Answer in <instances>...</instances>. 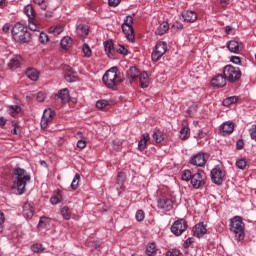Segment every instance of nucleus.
Here are the masks:
<instances>
[{
  "label": "nucleus",
  "instance_id": "393cba45",
  "mask_svg": "<svg viewBox=\"0 0 256 256\" xmlns=\"http://www.w3.org/2000/svg\"><path fill=\"white\" fill-rule=\"evenodd\" d=\"M56 97H58V99H61L62 103H67L70 99L69 90L67 88L60 90Z\"/></svg>",
  "mask_w": 256,
  "mask_h": 256
},
{
  "label": "nucleus",
  "instance_id": "f704fd0d",
  "mask_svg": "<svg viewBox=\"0 0 256 256\" xmlns=\"http://www.w3.org/2000/svg\"><path fill=\"white\" fill-rule=\"evenodd\" d=\"M157 253V247L155 246V243H150L146 247V255L153 256Z\"/></svg>",
  "mask_w": 256,
  "mask_h": 256
},
{
  "label": "nucleus",
  "instance_id": "680f3d73",
  "mask_svg": "<svg viewBox=\"0 0 256 256\" xmlns=\"http://www.w3.org/2000/svg\"><path fill=\"white\" fill-rule=\"evenodd\" d=\"M4 33H9V31L11 30V24L6 23L3 28H2Z\"/></svg>",
  "mask_w": 256,
  "mask_h": 256
},
{
  "label": "nucleus",
  "instance_id": "37998d69",
  "mask_svg": "<svg viewBox=\"0 0 256 256\" xmlns=\"http://www.w3.org/2000/svg\"><path fill=\"white\" fill-rule=\"evenodd\" d=\"M82 51L84 53V57H87V58L91 57L92 55L91 47H89L87 44H84L82 46Z\"/></svg>",
  "mask_w": 256,
  "mask_h": 256
},
{
  "label": "nucleus",
  "instance_id": "a19ab883",
  "mask_svg": "<svg viewBox=\"0 0 256 256\" xmlns=\"http://www.w3.org/2000/svg\"><path fill=\"white\" fill-rule=\"evenodd\" d=\"M97 109H105L106 107H109V101L107 100H98L96 102Z\"/></svg>",
  "mask_w": 256,
  "mask_h": 256
},
{
  "label": "nucleus",
  "instance_id": "f8f14e48",
  "mask_svg": "<svg viewBox=\"0 0 256 256\" xmlns=\"http://www.w3.org/2000/svg\"><path fill=\"white\" fill-rule=\"evenodd\" d=\"M205 163H207V158L203 152H199L196 155L191 156L189 160V164L194 165L195 167H204Z\"/></svg>",
  "mask_w": 256,
  "mask_h": 256
},
{
  "label": "nucleus",
  "instance_id": "2eb2a0df",
  "mask_svg": "<svg viewBox=\"0 0 256 256\" xmlns=\"http://www.w3.org/2000/svg\"><path fill=\"white\" fill-rule=\"evenodd\" d=\"M193 234L194 237H198V239H201L203 235L207 234V225H205L203 222L196 224L193 228Z\"/></svg>",
  "mask_w": 256,
  "mask_h": 256
},
{
  "label": "nucleus",
  "instance_id": "dca6fc26",
  "mask_svg": "<svg viewBox=\"0 0 256 256\" xmlns=\"http://www.w3.org/2000/svg\"><path fill=\"white\" fill-rule=\"evenodd\" d=\"M227 49L231 53H239L243 51V43L237 42L236 40H231L227 43Z\"/></svg>",
  "mask_w": 256,
  "mask_h": 256
},
{
  "label": "nucleus",
  "instance_id": "a18cd8bd",
  "mask_svg": "<svg viewBox=\"0 0 256 256\" xmlns=\"http://www.w3.org/2000/svg\"><path fill=\"white\" fill-rule=\"evenodd\" d=\"M135 219L138 222L144 221L145 219V212L143 210H137L135 214Z\"/></svg>",
  "mask_w": 256,
  "mask_h": 256
},
{
  "label": "nucleus",
  "instance_id": "412c9836",
  "mask_svg": "<svg viewBox=\"0 0 256 256\" xmlns=\"http://www.w3.org/2000/svg\"><path fill=\"white\" fill-rule=\"evenodd\" d=\"M139 83H140V87L141 89H147V87H149V74H147V72H142L139 76Z\"/></svg>",
  "mask_w": 256,
  "mask_h": 256
},
{
  "label": "nucleus",
  "instance_id": "f03ea898",
  "mask_svg": "<svg viewBox=\"0 0 256 256\" xmlns=\"http://www.w3.org/2000/svg\"><path fill=\"white\" fill-rule=\"evenodd\" d=\"M183 181H190L194 189H201L205 185V172L198 170L196 173L191 170H184L182 173Z\"/></svg>",
  "mask_w": 256,
  "mask_h": 256
},
{
  "label": "nucleus",
  "instance_id": "a878e982",
  "mask_svg": "<svg viewBox=\"0 0 256 256\" xmlns=\"http://www.w3.org/2000/svg\"><path fill=\"white\" fill-rule=\"evenodd\" d=\"M169 31V23L168 22H162L159 27L155 31V35H165Z\"/></svg>",
  "mask_w": 256,
  "mask_h": 256
},
{
  "label": "nucleus",
  "instance_id": "9d476101",
  "mask_svg": "<svg viewBox=\"0 0 256 256\" xmlns=\"http://www.w3.org/2000/svg\"><path fill=\"white\" fill-rule=\"evenodd\" d=\"M210 175L212 182H214L215 185H221L225 179V171H223L219 166L214 167L211 170Z\"/></svg>",
  "mask_w": 256,
  "mask_h": 256
},
{
  "label": "nucleus",
  "instance_id": "0e129e2a",
  "mask_svg": "<svg viewBox=\"0 0 256 256\" xmlns=\"http://www.w3.org/2000/svg\"><path fill=\"white\" fill-rule=\"evenodd\" d=\"M12 109V113H19V111H21V107L19 106H11Z\"/></svg>",
  "mask_w": 256,
  "mask_h": 256
},
{
  "label": "nucleus",
  "instance_id": "f3484780",
  "mask_svg": "<svg viewBox=\"0 0 256 256\" xmlns=\"http://www.w3.org/2000/svg\"><path fill=\"white\" fill-rule=\"evenodd\" d=\"M211 83L214 87H225L227 85V78L225 74H218L212 78Z\"/></svg>",
  "mask_w": 256,
  "mask_h": 256
},
{
  "label": "nucleus",
  "instance_id": "6ab92c4d",
  "mask_svg": "<svg viewBox=\"0 0 256 256\" xmlns=\"http://www.w3.org/2000/svg\"><path fill=\"white\" fill-rule=\"evenodd\" d=\"M21 65H23V58L19 55L14 56L8 63V67L11 69V71L19 69Z\"/></svg>",
  "mask_w": 256,
  "mask_h": 256
},
{
  "label": "nucleus",
  "instance_id": "423d86ee",
  "mask_svg": "<svg viewBox=\"0 0 256 256\" xmlns=\"http://www.w3.org/2000/svg\"><path fill=\"white\" fill-rule=\"evenodd\" d=\"M122 31L130 43H135V31L133 30V16H126L122 24Z\"/></svg>",
  "mask_w": 256,
  "mask_h": 256
},
{
  "label": "nucleus",
  "instance_id": "5701e85b",
  "mask_svg": "<svg viewBox=\"0 0 256 256\" xmlns=\"http://www.w3.org/2000/svg\"><path fill=\"white\" fill-rule=\"evenodd\" d=\"M39 75L40 73L38 72L37 69L35 68H28L26 70V76L28 77V79H30L31 81H37L39 79Z\"/></svg>",
  "mask_w": 256,
  "mask_h": 256
},
{
  "label": "nucleus",
  "instance_id": "4d7b16f0",
  "mask_svg": "<svg viewBox=\"0 0 256 256\" xmlns=\"http://www.w3.org/2000/svg\"><path fill=\"white\" fill-rule=\"evenodd\" d=\"M64 71H65V75L67 74L75 75V71H73V68H71V66L69 65L64 66Z\"/></svg>",
  "mask_w": 256,
  "mask_h": 256
},
{
  "label": "nucleus",
  "instance_id": "338daca9",
  "mask_svg": "<svg viewBox=\"0 0 256 256\" xmlns=\"http://www.w3.org/2000/svg\"><path fill=\"white\" fill-rule=\"evenodd\" d=\"M233 28H231V26H226L225 28V32L227 33V35H229V33H231Z\"/></svg>",
  "mask_w": 256,
  "mask_h": 256
},
{
  "label": "nucleus",
  "instance_id": "3c124183",
  "mask_svg": "<svg viewBox=\"0 0 256 256\" xmlns=\"http://www.w3.org/2000/svg\"><path fill=\"white\" fill-rule=\"evenodd\" d=\"M125 181V173L119 172L117 175V183L118 185H123V182Z\"/></svg>",
  "mask_w": 256,
  "mask_h": 256
},
{
  "label": "nucleus",
  "instance_id": "7ed1b4c3",
  "mask_svg": "<svg viewBox=\"0 0 256 256\" xmlns=\"http://www.w3.org/2000/svg\"><path fill=\"white\" fill-rule=\"evenodd\" d=\"M11 33L14 41H17L18 43H29V41H31V32L21 23H16L13 26Z\"/></svg>",
  "mask_w": 256,
  "mask_h": 256
},
{
  "label": "nucleus",
  "instance_id": "69168bd1",
  "mask_svg": "<svg viewBox=\"0 0 256 256\" xmlns=\"http://www.w3.org/2000/svg\"><path fill=\"white\" fill-rule=\"evenodd\" d=\"M193 243V239L192 238H188V239H186V241H185V246L186 247H189V245H191Z\"/></svg>",
  "mask_w": 256,
  "mask_h": 256
},
{
  "label": "nucleus",
  "instance_id": "b1692460",
  "mask_svg": "<svg viewBox=\"0 0 256 256\" xmlns=\"http://www.w3.org/2000/svg\"><path fill=\"white\" fill-rule=\"evenodd\" d=\"M151 139L149 133H144L141 140L138 142L139 151H143L147 147V142Z\"/></svg>",
  "mask_w": 256,
  "mask_h": 256
},
{
  "label": "nucleus",
  "instance_id": "f257e3e1",
  "mask_svg": "<svg viewBox=\"0 0 256 256\" xmlns=\"http://www.w3.org/2000/svg\"><path fill=\"white\" fill-rule=\"evenodd\" d=\"M14 175L15 180L13 189H17L19 195H23V193H25V187H27V183L31 181V175H29L27 171L22 168H15Z\"/></svg>",
  "mask_w": 256,
  "mask_h": 256
},
{
  "label": "nucleus",
  "instance_id": "72a5a7b5",
  "mask_svg": "<svg viewBox=\"0 0 256 256\" xmlns=\"http://www.w3.org/2000/svg\"><path fill=\"white\" fill-rule=\"evenodd\" d=\"M49 223H51V219L49 217L42 216L40 217L38 227L46 229V227H49Z\"/></svg>",
  "mask_w": 256,
  "mask_h": 256
},
{
  "label": "nucleus",
  "instance_id": "bb28decb",
  "mask_svg": "<svg viewBox=\"0 0 256 256\" xmlns=\"http://www.w3.org/2000/svg\"><path fill=\"white\" fill-rule=\"evenodd\" d=\"M65 31V26L63 25H56V26H51L49 28V33H52V35H61V33Z\"/></svg>",
  "mask_w": 256,
  "mask_h": 256
},
{
  "label": "nucleus",
  "instance_id": "6e6552de",
  "mask_svg": "<svg viewBox=\"0 0 256 256\" xmlns=\"http://www.w3.org/2000/svg\"><path fill=\"white\" fill-rule=\"evenodd\" d=\"M187 227L188 225L185 219H178L172 224L171 233H173V235L176 237H180V235H183V233L187 231Z\"/></svg>",
  "mask_w": 256,
  "mask_h": 256
},
{
  "label": "nucleus",
  "instance_id": "49530a36",
  "mask_svg": "<svg viewBox=\"0 0 256 256\" xmlns=\"http://www.w3.org/2000/svg\"><path fill=\"white\" fill-rule=\"evenodd\" d=\"M64 79L67 83H73L77 80V76H75V74H65Z\"/></svg>",
  "mask_w": 256,
  "mask_h": 256
},
{
  "label": "nucleus",
  "instance_id": "4be33fe9",
  "mask_svg": "<svg viewBox=\"0 0 256 256\" xmlns=\"http://www.w3.org/2000/svg\"><path fill=\"white\" fill-rule=\"evenodd\" d=\"M60 45L64 51H67L68 49H71V47H73V39L69 36H65L61 39Z\"/></svg>",
  "mask_w": 256,
  "mask_h": 256
},
{
  "label": "nucleus",
  "instance_id": "6e6d98bb",
  "mask_svg": "<svg viewBox=\"0 0 256 256\" xmlns=\"http://www.w3.org/2000/svg\"><path fill=\"white\" fill-rule=\"evenodd\" d=\"M230 61L231 63H234V65H239L241 63V58L239 56H232Z\"/></svg>",
  "mask_w": 256,
  "mask_h": 256
},
{
  "label": "nucleus",
  "instance_id": "603ef678",
  "mask_svg": "<svg viewBox=\"0 0 256 256\" xmlns=\"http://www.w3.org/2000/svg\"><path fill=\"white\" fill-rule=\"evenodd\" d=\"M166 256H181V252H179L177 249H172L166 252Z\"/></svg>",
  "mask_w": 256,
  "mask_h": 256
},
{
  "label": "nucleus",
  "instance_id": "c03bdc74",
  "mask_svg": "<svg viewBox=\"0 0 256 256\" xmlns=\"http://www.w3.org/2000/svg\"><path fill=\"white\" fill-rule=\"evenodd\" d=\"M38 39L42 45H45L49 41V36L45 32H40Z\"/></svg>",
  "mask_w": 256,
  "mask_h": 256
},
{
  "label": "nucleus",
  "instance_id": "8fccbe9b",
  "mask_svg": "<svg viewBox=\"0 0 256 256\" xmlns=\"http://www.w3.org/2000/svg\"><path fill=\"white\" fill-rule=\"evenodd\" d=\"M117 53H119L120 55H128L129 50H127V48H125V46H121L119 45L118 48L116 49Z\"/></svg>",
  "mask_w": 256,
  "mask_h": 256
},
{
  "label": "nucleus",
  "instance_id": "cd10ccee",
  "mask_svg": "<svg viewBox=\"0 0 256 256\" xmlns=\"http://www.w3.org/2000/svg\"><path fill=\"white\" fill-rule=\"evenodd\" d=\"M77 33L80 35V37H85L86 35H89V26L85 24H80L77 28Z\"/></svg>",
  "mask_w": 256,
  "mask_h": 256
},
{
  "label": "nucleus",
  "instance_id": "20e7f679",
  "mask_svg": "<svg viewBox=\"0 0 256 256\" xmlns=\"http://www.w3.org/2000/svg\"><path fill=\"white\" fill-rule=\"evenodd\" d=\"M230 231L234 233L237 241H243L245 239V223L243 218L235 216L230 220Z\"/></svg>",
  "mask_w": 256,
  "mask_h": 256
},
{
  "label": "nucleus",
  "instance_id": "c85d7f7f",
  "mask_svg": "<svg viewBox=\"0 0 256 256\" xmlns=\"http://www.w3.org/2000/svg\"><path fill=\"white\" fill-rule=\"evenodd\" d=\"M152 139H154V141L157 143H162V141L165 140V137L163 136V132H161V130L156 129L152 134Z\"/></svg>",
  "mask_w": 256,
  "mask_h": 256
},
{
  "label": "nucleus",
  "instance_id": "aec40b11",
  "mask_svg": "<svg viewBox=\"0 0 256 256\" xmlns=\"http://www.w3.org/2000/svg\"><path fill=\"white\" fill-rule=\"evenodd\" d=\"M35 213V210L33 209V206L31 203L27 202L23 206V216L25 219H33V215Z\"/></svg>",
  "mask_w": 256,
  "mask_h": 256
},
{
  "label": "nucleus",
  "instance_id": "4c0bfd02",
  "mask_svg": "<svg viewBox=\"0 0 256 256\" xmlns=\"http://www.w3.org/2000/svg\"><path fill=\"white\" fill-rule=\"evenodd\" d=\"M79 181H81V176L79 174H76L71 183V189H73V191H76V189H78Z\"/></svg>",
  "mask_w": 256,
  "mask_h": 256
},
{
  "label": "nucleus",
  "instance_id": "09e8293b",
  "mask_svg": "<svg viewBox=\"0 0 256 256\" xmlns=\"http://www.w3.org/2000/svg\"><path fill=\"white\" fill-rule=\"evenodd\" d=\"M5 225V214L0 210V233H3Z\"/></svg>",
  "mask_w": 256,
  "mask_h": 256
},
{
  "label": "nucleus",
  "instance_id": "052dcab7",
  "mask_svg": "<svg viewBox=\"0 0 256 256\" xmlns=\"http://www.w3.org/2000/svg\"><path fill=\"white\" fill-rule=\"evenodd\" d=\"M244 145H245V143L243 142V139H240L236 143V149H238V151H241V149H243Z\"/></svg>",
  "mask_w": 256,
  "mask_h": 256
},
{
  "label": "nucleus",
  "instance_id": "9b49d317",
  "mask_svg": "<svg viewBox=\"0 0 256 256\" xmlns=\"http://www.w3.org/2000/svg\"><path fill=\"white\" fill-rule=\"evenodd\" d=\"M54 117L55 111L51 110V108L45 109L40 122L41 129H47V126L53 121Z\"/></svg>",
  "mask_w": 256,
  "mask_h": 256
},
{
  "label": "nucleus",
  "instance_id": "1a4fd4ad",
  "mask_svg": "<svg viewBox=\"0 0 256 256\" xmlns=\"http://www.w3.org/2000/svg\"><path fill=\"white\" fill-rule=\"evenodd\" d=\"M167 53V42H158L152 52V61H159Z\"/></svg>",
  "mask_w": 256,
  "mask_h": 256
},
{
  "label": "nucleus",
  "instance_id": "a211bd4d",
  "mask_svg": "<svg viewBox=\"0 0 256 256\" xmlns=\"http://www.w3.org/2000/svg\"><path fill=\"white\" fill-rule=\"evenodd\" d=\"M182 18L186 23H195L197 21V13L192 10H185L182 12Z\"/></svg>",
  "mask_w": 256,
  "mask_h": 256
},
{
  "label": "nucleus",
  "instance_id": "864d4df0",
  "mask_svg": "<svg viewBox=\"0 0 256 256\" xmlns=\"http://www.w3.org/2000/svg\"><path fill=\"white\" fill-rule=\"evenodd\" d=\"M45 97V93L43 92H38L36 95V99L39 101V103H43V101H45Z\"/></svg>",
  "mask_w": 256,
  "mask_h": 256
},
{
  "label": "nucleus",
  "instance_id": "c9c22d12",
  "mask_svg": "<svg viewBox=\"0 0 256 256\" xmlns=\"http://www.w3.org/2000/svg\"><path fill=\"white\" fill-rule=\"evenodd\" d=\"M61 215L63 219L66 221H69L71 219V210H69V207L64 206L61 208Z\"/></svg>",
  "mask_w": 256,
  "mask_h": 256
},
{
  "label": "nucleus",
  "instance_id": "2f4dec72",
  "mask_svg": "<svg viewBox=\"0 0 256 256\" xmlns=\"http://www.w3.org/2000/svg\"><path fill=\"white\" fill-rule=\"evenodd\" d=\"M141 74L139 73V69L137 67H131L128 70V77L135 81V79L139 78Z\"/></svg>",
  "mask_w": 256,
  "mask_h": 256
},
{
  "label": "nucleus",
  "instance_id": "58836bf2",
  "mask_svg": "<svg viewBox=\"0 0 256 256\" xmlns=\"http://www.w3.org/2000/svg\"><path fill=\"white\" fill-rule=\"evenodd\" d=\"M236 167L244 171V169H247V160L245 158L238 159L236 161Z\"/></svg>",
  "mask_w": 256,
  "mask_h": 256
},
{
  "label": "nucleus",
  "instance_id": "bf43d9fd",
  "mask_svg": "<svg viewBox=\"0 0 256 256\" xmlns=\"http://www.w3.org/2000/svg\"><path fill=\"white\" fill-rule=\"evenodd\" d=\"M121 3V0H108V5L110 7H117Z\"/></svg>",
  "mask_w": 256,
  "mask_h": 256
},
{
  "label": "nucleus",
  "instance_id": "e2e57ef3",
  "mask_svg": "<svg viewBox=\"0 0 256 256\" xmlns=\"http://www.w3.org/2000/svg\"><path fill=\"white\" fill-rule=\"evenodd\" d=\"M6 124L7 120L3 116H0V127H5Z\"/></svg>",
  "mask_w": 256,
  "mask_h": 256
},
{
  "label": "nucleus",
  "instance_id": "e433bc0d",
  "mask_svg": "<svg viewBox=\"0 0 256 256\" xmlns=\"http://www.w3.org/2000/svg\"><path fill=\"white\" fill-rule=\"evenodd\" d=\"M237 101H238L237 96H231V97L226 98V99L223 101V105H224L225 107H229V105H233V104L237 103Z\"/></svg>",
  "mask_w": 256,
  "mask_h": 256
},
{
  "label": "nucleus",
  "instance_id": "79ce46f5",
  "mask_svg": "<svg viewBox=\"0 0 256 256\" xmlns=\"http://www.w3.org/2000/svg\"><path fill=\"white\" fill-rule=\"evenodd\" d=\"M28 27L30 31H39V25H37L34 19L29 20Z\"/></svg>",
  "mask_w": 256,
  "mask_h": 256
},
{
  "label": "nucleus",
  "instance_id": "13d9d810",
  "mask_svg": "<svg viewBox=\"0 0 256 256\" xmlns=\"http://www.w3.org/2000/svg\"><path fill=\"white\" fill-rule=\"evenodd\" d=\"M78 149H85L87 147V142L85 140H79L77 142Z\"/></svg>",
  "mask_w": 256,
  "mask_h": 256
},
{
  "label": "nucleus",
  "instance_id": "473e14b6",
  "mask_svg": "<svg viewBox=\"0 0 256 256\" xmlns=\"http://www.w3.org/2000/svg\"><path fill=\"white\" fill-rule=\"evenodd\" d=\"M191 136V130L189 129V127H183L180 130V139H182V141H185V139H189V137Z\"/></svg>",
  "mask_w": 256,
  "mask_h": 256
},
{
  "label": "nucleus",
  "instance_id": "774afa93",
  "mask_svg": "<svg viewBox=\"0 0 256 256\" xmlns=\"http://www.w3.org/2000/svg\"><path fill=\"white\" fill-rule=\"evenodd\" d=\"M174 27H177L178 29H183V24L176 22V24L174 25Z\"/></svg>",
  "mask_w": 256,
  "mask_h": 256
},
{
  "label": "nucleus",
  "instance_id": "ea45409f",
  "mask_svg": "<svg viewBox=\"0 0 256 256\" xmlns=\"http://www.w3.org/2000/svg\"><path fill=\"white\" fill-rule=\"evenodd\" d=\"M31 250L33 251V253H43L45 248H43L42 244L37 243L31 246Z\"/></svg>",
  "mask_w": 256,
  "mask_h": 256
},
{
  "label": "nucleus",
  "instance_id": "de8ad7c7",
  "mask_svg": "<svg viewBox=\"0 0 256 256\" xmlns=\"http://www.w3.org/2000/svg\"><path fill=\"white\" fill-rule=\"evenodd\" d=\"M61 201V195L57 194V195H54L50 198V203L52 205H57L59 204V202Z\"/></svg>",
  "mask_w": 256,
  "mask_h": 256
},
{
  "label": "nucleus",
  "instance_id": "ddd939ff",
  "mask_svg": "<svg viewBox=\"0 0 256 256\" xmlns=\"http://www.w3.org/2000/svg\"><path fill=\"white\" fill-rule=\"evenodd\" d=\"M158 209L162 211H171L173 209V200L168 197H162L158 200Z\"/></svg>",
  "mask_w": 256,
  "mask_h": 256
},
{
  "label": "nucleus",
  "instance_id": "5fc2aeb1",
  "mask_svg": "<svg viewBox=\"0 0 256 256\" xmlns=\"http://www.w3.org/2000/svg\"><path fill=\"white\" fill-rule=\"evenodd\" d=\"M33 3L40 5L41 9L43 10L47 9V5L43 4L45 3V0H33Z\"/></svg>",
  "mask_w": 256,
  "mask_h": 256
},
{
  "label": "nucleus",
  "instance_id": "0eeeda50",
  "mask_svg": "<svg viewBox=\"0 0 256 256\" xmlns=\"http://www.w3.org/2000/svg\"><path fill=\"white\" fill-rule=\"evenodd\" d=\"M223 75L229 83H235L241 79V69L233 65H226L223 69Z\"/></svg>",
  "mask_w": 256,
  "mask_h": 256
},
{
  "label": "nucleus",
  "instance_id": "4468645a",
  "mask_svg": "<svg viewBox=\"0 0 256 256\" xmlns=\"http://www.w3.org/2000/svg\"><path fill=\"white\" fill-rule=\"evenodd\" d=\"M219 131L223 137H227V135H231L235 131V124L233 122H224L220 125Z\"/></svg>",
  "mask_w": 256,
  "mask_h": 256
},
{
  "label": "nucleus",
  "instance_id": "39448f33",
  "mask_svg": "<svg viewBox=\"0 0 256 256\" xmlns=\"http://www.w3.org/2000/svg\"><path fill=\"white\" fill-rule=\"evenodd\" d=\"M117 72V67H112L103 75L102 81L108 89H115V87L121 83L122 80L119 78V74Z\"/></svg>",
  "mask_w": 256,
  "mask_h": 256
},
{
  "label": "nucleus",
  "instance_id": "7c9ffc66",
  "mask_svg": "<svg viewBox=\"0 0 256 256\" xmlns=\"http://www.w3.org/2000/svg\"><path fill=\"white\" fill-rule=\"evenodd\" d=\"M104 51L108 57H113V41L104 42Z\"/></svg>",
  "mask_w": 256,
  "mask_h": 256
},
{
  "label": "nucleus",
  "instance_id": "c756f323",
  "mask_svg": "<svg viewBox=\"0 0 256 256\" xmlns=\"http://www.w3.org/2000/svg\"><path fill=\"white\" fill-rule=\"evenodd\" d=\"M24 13L27 15L29 20L35 19V9H33V6L27 5L24 7Z\"/></svg>",
  "mask_w": 256,
  "mask_h": 256
}]
</instances>
